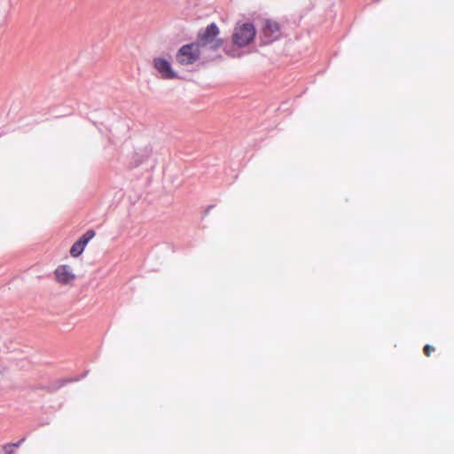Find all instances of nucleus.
Masks as SVG:
<instances>
[{"label":"nucleus","mask_w":454,"mask_h":454,"mask_svg":"<svg viewBox=\"0 0 454 454\" xmlns=\"http://www.w3.org/2000/svg\"><path fill=\"white\" fill-rule=\"evenodd\" d=\"M255 29L252 24H238L234 28L232 41L236 45L244 47L253 41Z\"/></svg>","instance_id":"obj_2"},{"label":"nucleus","mask_w":454,"mask_h":454,"mask_svg":"<svg viewBox=\"0 0 454 454\" xmlns=\"http://www.w3.org/2000/svg\"><path fill=\"white\" fill-rule=\"evenodd\" d=\"M93 230H88L70 248V254L73 257L81 255L87 246L88 242L95 237Z\"/></svg>","instance_id":"obj_6"},{"label":"nucleus","mask_w":454,"mask_h":454,"mask_svg":"<svg viewBox=\"0 0 454 454\" xmlns=\"http://www.w3.org/2000/svg\"><path fill=\"white\" fill-rule=\"evenodd\" d=\"M153 67L160 74L163 79H175L176 77V72L172 69L169 61L163 58H155L153 61Z\"/></svg>","instance_id":"obj_5"},{"label":"nucleus","mask_w":454,"mask_h":454,"mask_svg":"<svg viewBox=\"0 0 454 454\" xmlns=\"http://www.w3.org/2000/svg\"><path fill=\"white\" fill-rule=\"evenodd\" d=\"M279 30L280 27L278 22L270 20L265 21V26L263 28V33L265 35H268L272 39H277L278 37V34Z\"/></svg>","instance_id":"obj_7"},{"label":"nucleus","mask_w":454,"mask_h":454,"mask_svg":"<svg viewBox=\"0 0 454 454\" xmlns=\"http://www.w3.org/2000/svg\"><path fill=\"white\" fill-rule=\"evenodd\" d=\"M54 277L56 282L62 286H72L76 279L72 267L67 264L58 266L54 270Z\"/></svg>","instance_id":"obj_4"},{"label":"nucleus","mask_w":454,"mask_h":454,"mask_svg":"<svg viewBox=\"0 0 454 454\" xmlns=\"http://www.w3.org/2000/svg\"><path fill=\"white\" fill-rule=\"evenodd\" d=\"M219 34L218 26L215 23H211L198 34L196 43L202 51L206 50L216 51L223 44V39L218 36Z\"/></svg>","instance_id":"obj_1"},{"label":"nucleus","mask_w":454,"mask_h":454,"mask_svg":"<svg viewBox=\"0 0 454 454\" xmlns=\"http://www.w3.org/2000/svg\"><path fill=\"white\" fill-rule=\"evenodd\" d=\"M18 446L19 444H6L3 446V450L4 454H12L13 452L14 448Z\"/></svg>","instance_id":"obj_8"},{"label":"nucleus","mask_w":454,"mask_h":454,"mask_svg":"<svg viewBox=\"0 0 454 454\" xmlns=\"http://www.w3.org/2000/svg\"><path fill=\"white\" fill-rule=\"evenodd\" d=\"M202 52L196 43L185 44L179 49L176 61L183 66L192 65L199 59Z\"/></svg>","instance_id":"obj_3"},{"label":"nucleus","mask_w":454,"mask_h":454,"mask_svg":"<svg viewBox=\"0 0 454 454\" xmlns=\"http://www.w3.org/2000/svg\"><path fill=\"white\" fill-rule=\"evenodd\" d=\"M423 351L427 356H430L431 353L434 351V348L431 345L427 344L424 347Z\"/></svg>","instance_id":"obj_9"}]
</instances>
